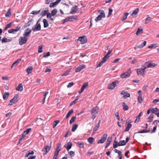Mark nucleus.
I'll list each match as a JSON object with an SVG mask.
<instances>
[{
  "instance_id": "26",
  "label": "nucleus",
  "mask_w": 159,
  "mask_h": 159,
  "mask_svg": "<svg viewBox=\"0 0 159 159\" xmlns=\"http://www.w3.org/2000/svg\"><path fill=\"white\" fill-rule=\"evenodd\" d=\"M154 115L152 113L151 114L150 116L148 117V121L149 122H152L153 118Z\"/></svg>"
},
{
  "instance_id": "29",
  "label": "nucleus",
  "mask_w": 159,
  "mask_h": 159,
  "mask_svg": "<svg viewBox=\"0 0 159 159\" xmlns=\"http://www.w3.org/2000/svg\"><path fill=\"white\" fill-rule=\"evenodd\" d=\"M139 9L138 8H136L133 12V13L131 14V15L132 16H134L137 15L139 11Z\"/></svg>"
},
{
  "instance_id": "32",
  "label": "nucleus",
  "mask_w": 159,
  "mask_h": 159,
  "mask_svg": "<svg viewBox=\"0 0 159 159\" xmlns=\"http://www.w3.org/2000/svg\"><path fill=\"white\" fill-rule=\"evenodd\" d=\"M9 95V93L5 92L3 96V99L4 100L7 99V98H8Z\"/></svg>"
},
{
  "instance_id": "36",
  "label": "nucleus",
  "mask_w": 159,
  "mask_h": 159,
  "mask_svg": "<svg viewBox=\"0 0 159 159\" xmlns=\"http://www.w3.org/2000/svg\"><path fill=\"white\" fill-rule=\"evenodd\" d=\"M48 11V10H43L41 11L40 15L42 16H44L47 14Z\"/></svg>"
},
{
  "instance_id": "41",
  "label": "nucleus",
  "mask_w": 159,
  "mask_h": 159,
  "mask_svg": "<svg viewBox=\"0 0 159 159\" xmlns=\"http://www.w3.org/2000/svg\"><path fill=\"white\" fill-rule=\"evenodd\" d=\"M143 31V29H140L138 28L137 31L136 32V34L137 35H138L139 34H140L142 33Z\"/></svg>"
},
{
  "instance_id": "31",
  "label": "nucleus",
  "mask_w": 159,
  "mask_h": 159,
  "mask_svg": "<svg viewBox=\"0 0 159 159\" xmlns=\"http://www.w3.org/2000/svg\"><path fill=\"white\" fill-rule=\"evenodd\" d=\"M33 70V67L32 66H29L26 70L27 72L29 74L32 72Z\"/></svg>"
},
{
  "instance_id": "25",
  "label": "nucleus",
  "mask_w": 159,
  "mask_h": 159,
  "mask_svg": "<svg viewBox=\"0 0 159 159\" xmlns=\"http://www.w3.org/2000/svg\"><path fill=\"white\" fill-rule=\"evenodd\" d=\"M21 60V59H18L16 61H15L13 63V64L11 66V67L12 68V67H13L14 66H16L18 65V63Z\"/></svg>"
},
{
  "instance_id": "62",
  "label": "nucleus",
  "mask_w": 159,
  "mask_h": 159,
  "mask_svg": "<svg viewBox=\"0 0 159 159\" xmlns=\"http://www.w3.org/2000/svg\"><path fill=\"white\" fill-rule=\"evenodd\" d=\"M94 153V152H88L86 153V155L87 156H90V155H91L92 154H93Z\"/></svg>"
},
{
  "instance_id": "42",
  "label": "nucleus",
  "mask_w": 159,
  "mask_h": 159,
  "mask_svg": "<svg viewBox=\"0 0 159 159\" xmlns=\"http://www.w3.org/2000/svg\"><path fill=\"white\" fill-rule=\"evenodd\" d=\"M11 15L10 9H8L7 13L5 14V16L7 17H9Z\"/></svg>"
},
{
  "instance_id": "61",
  "label": "nucleus",
  "mask_w": 159,
  "mask_h": 159,
  "mask_svg": "<svg viewBox=\"0 0 159 159\" xmlns=\"http://www.w3.org/2000/svg\"><path fill=\"white\" fill-rule=\"evenodd\" d=\"M74 84L73 82H70L69 83L67 87L68 88H70L72 87L73 85H74Z\"/></svg>"
},
{
  "instance_id": "28",
  "label": "nucleus",
  "mask_w": 159,
  "mask_h": 159,
  "mask_svg": "<svg viewBox=\"0 0 159 159\" xmlns=\"http://www.w3.org/2000/svg\"><path fill=\"white\" fill-rule=\"evenodd\" d=\"M152 113H155L157 115V112L159 111V110L157 108H152Z\"/></svg>"
},
{
  "instance_id": "23",
  "label": "nucleus",
  "mask_w": 159,
  "mask_h": 159,
  "mask_svg": "<svg viewBox=\"0 0 159 159\" xmlns=\"http://www.w3.org/2000/svg\"><path fill=\"white\" fill-rule=\"evenodd\" d=\"M43 23L44 27L45 28L47 27L48 26V24L47 20L44 19L43 20Z\"/></svg>"
},
{
  "instance_id": "40",
  "label": "nucleus",
  "mask_w": 159,
  "mask_h": 159,
  "mask_svg": "<svg viewBox=\"0 0 159 159\" xmlns=\"http://www.w3.org/2000/svg\"><path fill=\"white\" fill-rule=\"evenodd\" d=\"M100 122V120H99L98 123L96 125L94 128L93 131H97L98 130V128L99 127Z\"/></svg>"
},
{
  "instance_id": "53",
  "label": "nucleus",
  "mask_w": 159,
  "mask_h": 159,
  "mask_svg": "<svg viewBox=\"0 0 159 159\" xmlns=\"http://www.w3.org/2000/svg\"><path fill=\"white\" fill-rule=\"evenodd\" d=\"M48 91H46V92H45V94H44V97L43 98V103H42L43 104H44V103L45 102V99L47 95L48 94Z\"/></svg>"
},
{
  "instance_id": "5",
  "label": "nucleus",
  "mask_w": 159,
  "mask_h": 159,
  "mask_svg": "<svg viewBox=\"0 0 159 159\" xmlns=\"http://www.w3.org/2000/svg\"><path fill=\"white\" fill-rule=\"evenodd\" d=\"M98 107L97 106L92 109L91 114L92 116V118L93 120L96 118V114L98 113Z\"/></svg>"
},
{
  "instance_id": "13",
  "label": "nucleus",
  "mask_w": 159,
  "mask_h": 159,
  "mask_svg": "<svg viewBox=\"0 0 159 159\" xmlns=\"http://www.w3.org/2000/svg\"><path fill=\"white\" fill-rule=\"evenodd\" d=\"M78 40L81 42V43L84 44L87 42V39L85 36H83L79 37Z\"/></svg>"
},
{
  "instance_id": "37",
  "label": "nucleus",
  "mask_w": 159,
  "mask_h": 159,
  "mask_svg": "<svg viewBox=\"0 0 159 159\" xmlns=\"http://www.w3.org/2000/svg\"><path fill=\"white\" fill-rule=\"evenodd\" d=\"M70 69L71 68L67 70L65 72H64L63 74L61 75V76H64L67 75L69 74V73L70 72Z\"/></svg>"
},
{
  "instance_id": "10",
  "label": "nucleus",
  "mask_w": 159,
  "mask_h": 159,
  "mask_svg": "<svg viewBox=\"0 0 159 159\" xmlns=\"http://www.w3.org/2000/svg\"><path fill=\"white\" fill-rule=\"evenodd\" d=\"M32 31V30L30 29L29 28H27L25 31V32L23 34L24 37L27 38L29 37L30 34Z\"/></svg>"
},
{
  "instance_id": "24",
  "label": "nucleus",
  "mask_w": 159,
  "mask_h": 159,
  "mask_svg": "<svg viewBox=\"0 0 159 159\" xmlns=\"http://www.w3.org/2000/svg\"><path fill=\"white\" fill-rule=\"evenodd\" d=\"M122 106H123V109L125 111H127L128 110V106L126 104L125 102H123L122 103Z\"/></svg>"
},
{
  "instance_id": "17",
  "label": "nucleus",
  "mask_w": 159,
  "mask_h": 159,
  "mask_svg": "<svg viewBox=\"0 0 159 159\" xmlns=\"http://www.w3.org/2000/svg\"><path fill=\"white\" fill-rule=\"evenodd\" d=\"M31 130V128L27 129L22 134V137L24 138L26 134H27Z\"/></svg>"
},
{
  "instance_id": "49",
  "label": "nucleus",
  "mask_w": 159,
  "mask_h": 159,
  "mask_svg": "<svg viewBox=\"0 0 159 159\" xmlns=\"http://www.w3.org/2000/svg\"><path fill=\"white\" fill-rule=\"evenodd\" d=\"M76 119V117L75 116H73L71 118V119L70 120V124H71Z\"/></svg>"
},
{
  "instance_id": "55",
  "label": "nucleus",
  "mask_w": 159,
  "mask_h": 159,
  "mask_svg": "<svg viewBox=\"0 0 159 159\" xmlns=\"http://www.w3.org/2000/svg\"><path fill=\"white\" fill-rule=\"evenodd\" d=\"M43 46L40 45L39 47L38 52L41 53L43 52Z\"/></svg>"
},
{
  "instance_id": "64",
  "label": "nucleus",
  "mask_w": 159,
  "mask_h": 159,
  "mask_svg": "<svg viewBox=\"0 0 159 159\" xmlns=\"http://www.w3.org/2000/svg\"><path fill=\"white\" fill-rule=\"evenodd\" d=\"M50 52H47L45 53V54L43 55L44 57H47L50 55Z\"/></svg>"
},
{
  "instance_id": "12",
  "label": "nucleus",
  "mask_w": 159,
  "mask_h": 159,
  "mask_svg": "<svg viewBox=\"0 0 159 159\" xmlns=\"http://www.w3.org/2000/svg\"><path fill=\"white\" fill-rule=\"evenodd\" d=\"M51 148V147L50 146H46L42 150L43 154L44 155L46 154L50 150Z\"/></svg>"
},
{
  "instance_id": "15",
  "label": "nucleus",
  "mask_w": 159,
  "mask_h": 159,
  "mask_svg": "<svg viewBox=\"0 0 159 159\" xmlns=\"http://www.w3.org/2000/svg\"><path fill=\"white\" fill-rule=\"evenodd\" d=\"M78 8V6L76 5L73 7L71 9L70 13L73 14L76 13L77 11Z\"/></svg>"
},
{
  "instance_id": "46",
  "label": "nucleus",
  "mask_w": 159,
  "mask_h": 159,
  "mask_svg": "<svg viewBox=\"0 0 159 159\" xmlns=\"http://www.w3.org/2000/svg\"><path fill=\"white\" fill-rule=\"evenodd\" d=\"M128 15H129L128 13V12L125 13L124 14V15L123 17V19L121 20L122 21H123V20H125L127 18V16Z\"/></svg>"
},
{
  "instance_id": "4",
  "label": "nucleus",
  "mask_w": 159,
  "mask_h": 159,
  "mask_svg": "<svg viewBox=\"0 0 159 159\" xmlns=\"http://www.w3.org/2000/svg\"><path fill=\"white\" fill-rule=\"evenodd\" d=\"M98 12L100 13V14L95 19L96 22H98V21L101 20L102 18H104L105 17V14L103 11L100 10L98 11Z\"/></svg>"
},
{
  "instance_id": "43",
  "label": "nucleus",
  "mask_w": 159,
  "mask_h": 159,
  "mask_svg": "<svg viewBox=\"0 0 159 159\" xmlns=\"http://www.w3.org/2000/svg\"><path fill=\"white\" fill-rule=\"evenodd\" d=\"M130 96V94L129 93H128L127 92H126L125 94L123 96V98L124 99H126L128 97H129Z\"/></svg>"
},
{
  "instance_id": "50",
  "label": "nucleus",
  "mask_w": 159,
  "mask_h": 159,
  "mask_svg": "<svg viewBox=\"0 0 159 159\" xmlns=\"http://www.w3.org/2000/svg\"><path fill=\"white\" fill-rule=\"evenodd\" d=\"M78 126V125L76 124H75L73 126L71 130L73 132H74L75 130L77 128V127Z\"/></svg>"
},
{
  "instance_id": "14",
  "label": "nucleus",
  "mask_w": 159,
  "mask_h": 159,
  "mask_svg": "<svg viewBox=\"0 0 159 159\" xmlns=\"http://www.w3.org/2000/svg\"><path fill=\"white\" fill-rule=\"evenodd\" d=\"M130 69H129V71H126L122 74L120 75V78H124L129 77L130 75Z\"/></svg>"
},
{
  "instance_id": "45",
  "label": "nucleus",
  "mask_w": 159,
  "mask_h": 159,
  "mask_svg": "<svg viewBox=\"0 0 159 159\" xmlns=\"http://www.w3.org/2000/svg\"><path fill=\"white\" fill-rule=\"evenodd\" d=\"M111 139H112L111 137H109L107 139V142L106 143L107 144V146L109 145L110 144V143L111 142Z\"/></svg>"
},
{
  "instance_id": "38",
  "label": "nucleus",
  "mask_w": 159,
  "mask_h": 159,
  "mask_svg": "<svg viewBox=\"0 0 159 159\" xmlns=\"http://www.w3.org/2000/svg\"><path fill=\"white\" fill-rule=\"evenodd\" d=\"M73 112V110L72 109L68 112L66 115V118H67Z\"/></svg>"
},
{
  "instance_id": "18",
  "label": "nucleus",
  "mask_w": 159,
  "mask_h": 159,
  "mask_svg": "<svg viewBox=\"0 0 159 159\" xmlns=\"http://www.w3.org/2000/svg\"><path fill=\"white\" fill-rule=\"evenodd\" d=\"M72 145L71 143L69 142L67 143V146L65 145L64 146L65 148H66L67 151H69V150L71 148Z\"/></svg>"
},
{
  "instance_id": "30",
  "label": "nucleus",
  "mask_w": 159,
  "mask_h": 159,
  "mask_svg": "<svg viewBox=\"0 0 159 159\" xmlns=\"http://www.w3.org/2000/svg\"><path fill=\"white\" fill-rule=\"evenodd\" d=\"M88 86V83L87 82H85L84 83L83 85L81 87V88L83 90H84Z\"/></svg>"
},
{
  "instance_id": "51",
  "label": "nucleus",
  "mask_w": 159,
  "mask_h": 159,
  "mask_svg": "<svg viewBox=\"0 0 159 159\" xmlns=\"http://www.w3.org/2000/svg\"><path fill=\"white\" fill-rule=\"evenodd\" d=\"M57 12V11L56 9H54L51 12V14L52 16H54L55 15Z\"/></svg>"
},
{
  "instance_id": "48",
  "label": "nucleus",
  "mask_w": 159,
  "mask_h": 159,
  "mask_svg": "<svg viewBox=\"0 0 159 159\" xmlns=\"http://www.w3.org/2000/svg\"><path fill=\"white\" fill-rule=\"evenodd\" d=\"M60 122V121L58 120H56L54 121L53 124V127L55 128L57 125Z\"/></svg>"
},
{
  "instance_id": "22",
  "label": "nucleus",
  "mask_w": 159,
  "mask_h": 159,
  "mask_svg": "<svg viewBox=\"0 0 159 159\" xmlns=\"http://www.w3.org/2000/svg\"><path fill=\"white\" fill-rule=\"evenodd\" d=\"M11 41V39H8L6 37H4L2 40V43H4L10 42Z\"/></svg>"
},
{
  "instance_id": "21",
  "label": "nucleus",
  "mask_w": 159,
  "mask_h": 159,
  "mask_svg": "<svg viewBox=\"0 0 159 159\" xmlns=\"http://www.w3.org/2000/svg\"><path fill=\"white\" fill-rule=\"evenodd\" d=\"M16 89L19 91H22L23 90V87L22 84H19Z\"/></svg>"
},
{
  "instance_id": "8",
  "label": "nucleus",
  "mask_w": 159,
  "mask_h": 159,
  "mask_svg": "<svg viewBox=\"0 0 159 159\" xmlns=\"http://www.w3.org/2000/svg\"><path fill=\"white\" fill-rule=\"evenodd\" d=\"M107 134H105L101 139L98 140L97 142L98 144L103 143L106 141L107 138Z\"/></svg>"
},
{
  "instance_id": "27",
  "label": "nucleus",
  "mask_w": 159,
  "mask_h": 159,
  "mask_svg": "<svg viewBox=\"0 0 159 159\" xmlns=\"http://www.w3.org/2000/svg\"><path fill=\"white\" fill-rule=\"evenodd\" d=\"M152 18L149 16H147V18L145 20V24H148L151 21Z\"/></svg>"
},
{
  "instance_id": "59",
  "label": "nucleus",
  "mask_w": 159,
  "mask_h": 159,
  "mask_svg": "<svg viewBox=\"0 0 159 159\" xmlns=\"http://www.w3.org/2000/svg\"><path fill=\"white\" fill-rule=\"evenodd\" d=\"M55 0H45V4H48L51 2L54 1Z\"/></svg>"
},
{
  "instance_id": "44",
  "label": "nucleus",
  "mask_w": 159,
  "mask_h": 159,
  "mask_svg": "<svg viewBox=\"0 0 159 159\" xmlns=\"http://www.w3.org/2000/svg\"><path fill=\"white\" fill-rule=\"evenodd\" d=\"M141 113H142V112L140 113L139 114V115L136 117V119L135 120V122H134L135 123H136L137 122L139 121V119H140V117L141 116Z\"/></svg>"
},
{
  "instance_id": "20",
  "label": "nucleus",
  "mask_w": 159,
  "mask_h": 159,
  "mask_svg": "<svg viewBox=\"0 0 159 159\" xmlns=\"http://www.w3.org/2000/svg\"><path fill=\"white\" fill-rule=\"evenodd\" d=\"M33 21V20L32 19H31L30 20L28 23H26L24 25V27L25 28H26L28 26H29L31 24H33V23L32 22Z\"/></svg>"
},
{
  "instance_id": "3",
  "label": "nucleus",
  "mask_w": 159,
  "mask_h": 159,
  "mask_svg": "<svg viewBox=\"0 0 159 159\" xmlns=\"http://www.w3.org/2000/svg\"><path fill=\"white\" fill-rule=\"evenodd\" d=\"M143 65L145 69H146L149 68L154 67L157 65L155 63L150 61L146 62Z\"/></svg>"
},
{
  "instance_id": "39",
  "label": "nucleus",
  "mask_w": 159,
  "mask_h": 159,
  "mask_svg": "<svg viewBox=\"0 0 159 159\" xmlns=\"http://www.w3.org/2000/svg\"><path fill=\"white\" fill-rule=\"evenodd\" d=\"M79 145V146L80 148H83L84 147V143L83 141H80L77 143Z\"/></svg>"
},
{
  "instance_id": "47",
  "label": "nucleus",
  "mask_w": 159,
  "mask_h": 159,
  "mask_svg": "<svg viewBox=\"0 0 159 159\" xmlns=\"http://www.w3.org/2000/svg\"><path fill=\"white\" fill-rule=\"evenodd\" d=\"M143 99L142 96H139L138 98V101L139 103H141L143 102Z\"/></svg>"
},
{
  "instance_id": "35",
  "label": "nucleus",
  "mask_w": 159,
  "mask_h": 159,
  "mask_svg": "<svg viewBox=\"0 0 159 159\" xmlns=\"http://www.w3.org/2000/svg\"><path fill=\"white\" fill-rule=\"evenodd\" d=\"M94 141V139L93 137H90L88 139V141L91 144H93Z\"/></svg>"
},
{
  "instance_id": "6",
  "label": "nucleus",
  "mask_w": 159,
  "mask_h": 159,
  "mask_svg": "<svg viewBox=\"0 0 159 159\" xmlns=\"http://www.w3.org/2000/svg\"><path fill=\"white\" fill-rule=\"evenodd\" d=\"M119 81L117 80H115L110 84L108 86V88L111 89H113L116 86L117 84H118Z\"/></svg>"
},
{
  "instance_id": "33",
  "label": "nucleus",
  "mask_w": 159,
  "mask_h": 159,
  "mask_svg": "<svg viewBox=\"0 0 159 159\" xmlns=\"http://www.w3.org/2000/svg\"><path fill=\"white\" fill-rule=\"evenodd\" d=\"M150 130H146L145 129H143V130L138 131L136 133H135V134L136 133H147L150 132Z\"/></svg>"
},
{
  "instance_id": "9",
  "label": "nucleus",
  "mask_w": 159,
  "mask_h": 159,
  "mask_svg": "<svg viewBox=\"0 0 159 159\" xmlns=\"http://www.w3.org/2000/svg\"><path fill=\"white\" fill-rule=\"evenodd\" d=\"M77 19L76 16H72L68 17L67 18L64 19L63 23L67 22L68 21H73Z\"/></svg>"
},
{
  "instance_id": "7",
  "label": "nucleus",
  "mask_w": 159,
  "mask_h": 159,
  "mask_svg": "<svg viewBox=\"0 0 159 159\" xmlns=\"http://www.w3.org/2000/svg\"><path fill=\"white\" fill-rule=\"evenodd\" d=\"M27 40V38L25 37L20 36L19 39V44L20 45H23L25 43Z\"/></svg>"
},
{
  "instance_id": "54",
  "label": "nucleus",
  "mask_w": 159,
  "mask_h": 159,
  "mask_svg": "<svg viewBox=\"0 0 159 159\" xmlns=\"http://www.w3.org/2000/svg\"><path fill=\"white\" fill-rule=\"evenodd\" d=\"M109 56H107L105 55L102 58V60L103 61L106 62L107 60L109 58Z\"/></svg>"
},
{
  "instance_id": "58",
  "label": "nucleus",
  "mask_w": 159,
  "mask_h": 159,
  "mask_svg": "<svg viewBox=\"0 0 159 159\" xmlns=\"http://www.w3.org/2000/svg\"><path fill=\"white\" fill-rule=\"evenodd\" d=\"M105 61H103L102 60V61H101L98 64V65L97 66V67H100L101 66H102V64L104 63H105Z\"/></svg>"
},
{
  "instance_id": "19",
  "label": "nucleus",
  "mask_w": 159,
  "mask_h": 159,
  "mask_svg": "<svg viewBox=\"0 0 159 159\" xmlns=\"http://www.w3.org/2000/svg\"><path fill=\"white\" fill-rule=\"evenodd\" d=\"M18 95L16 94L14 96L13 98L11 99V100L13 101V103H15L18 101Z\"/></svg>"
},
{
  "instance_id": "56",
  "label": "nucleus",
  "mask_w": 159,
  "mask_h": 159,
  "mask_svg": "<svg viewBox=\"0 0 159 159\" xmlns=\"http://www.w3.org/2000/svg\"><path fill=\"white\" fill-rule=\"evenodd\" d=\"M78 99V98H76L75 100L74 101L72 102L70 104V106H71L74 104H75L77 102V101Z\"/></svg>"
},
{
  "instance_id": "34",
  "label": "nucleus",
  "mask_w": 159,
  "mask_h": 159,
  "mask_svg": "<svg viewBox=\"0 0 159 159\" xmlns=\"http://www.w3.org/2000/svg\"><path fill=\"white\" fill-rule=\"evenodd\" d=\"M132 125L130 123H129L126 128L125 129V132L128 131L130 128L131 127Z\"/></svg>"
},
{
  "instance_id": "63",
  "label": "nucleus",
  "mask_w": 159,
  "mask_h": 159,
  "mask_svg": "<svg viewBox=\"0 0 159 159\" xmlns=\"http://www.w3.org/2000/svg\"><path fill=\"white\" fill-rule=\"evenodd\" d=\"M79 66L80 67L81 70H82V69H84L86 67V66L84 64L80 65V66Z\"/></svg>"
},
{
  "instance_id": "16",
  "label": "nucleus",
  "mask_w": 159,
  "mask_h": 159,
  "mask_svg": "<svg viewBox=\"0 0 159 159\" xmlns=\"http://www.w3.org/2000/svg\"><path fill=\"white\" fill-rule=\"evenodd\" d=\"M61 0H57L55 2L51 3L49 5L50 7H54L60 2Z\"/></svg>"
},
{
  "instance_id": "1",
  "label": "nucleus",
  "mask_w": 159,
  "mask_h": 159,
  "mask_svg": "<svg viewBox=\"0 0 159 159\" xmlns=\"http://www.w3.org/2000/svg\"><path fill=\"white\" fill-rule=\"evenodd\" d=\"M126 144V143L125 142V140H120L118 143L115 139L113 143V148H117L118 146H124Z\"/></svg>"
},
{
  "instance_id": "52",
  "label": "nucleus",
  "mask_w": 159,
  "mask_h": 159,
  "mask_svg": "<svg viewBox=\"0 0 159 159\" xmlns=\"http://www.w3.org/2000/svg\"><path fill=\"white\" fill-rule=\"evenodd\" d=\"M8 32L9 33H12L13 34H15L16 33V30L14 29H11L8 30Z\"/></svg>"
},
{
  "instance_id": "11",
  "label": "nucleus",
  "mask_w": 159,
  "mask_h": 159,
  "mask_svg": "<svg viewBox=\"0 0 159 159\" xmlns=\"http://www.w3.org/2000/svg\"><path fill=\"white\" fill-rule=\"evenodd\" d=\"M146 69H145V67L144 66V65L142 66L141 68L137 69V72L138 75H143L144 74V70Z\"/></svg>"
},
{
  "instance_id": "57",
  "label": "nucleus",
  "mask_w": 159,
  "mask_h": 159,
  "mask_svg": "<svg viewBox=\"0 0 159 159\" xmlns=\"http://www.w3.org/2000/svg\"><path fill=\"white\" fill-rule=\"evenodd\" d=\"M40 10L38 11H32L31 13L34 15H36L40 12Z\"/></svg>"
},
{
  "instance_id": "2",
  "label": "nucleus",
  "mask_w": 159,
  "mask_h": 159,
  "mask_svg": "<svg viewBox=\"0 0 159 159\" xmlns=\"http://www.w3.org/2000/svg\"><path fill=\"white\" fill-rule=\"evenodd\" d=\"M41 21L40 19H39L36 24L34 25L32 28V30L34 31H39L41 29V26L39 23Z\"/></svg>"
},
{
  "instance_id": "60",
  "label": "nucleus",
  "mask_w": 159,
  "mask_h": 159,
  "mask_svg": "<svg viewBox=\"0 0 159 159\" xmlns=\"http://www.w3.org/2000/svg\"><path fill=\"white\" fill-rule=\"evenodd\" d=\"M157 127L156 126H155L153 127V129L151 131V133H155L156 132L157 129Z\"/></svg>"
}]
</instances>
